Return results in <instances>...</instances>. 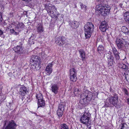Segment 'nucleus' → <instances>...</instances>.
Instances as JSON below:
<instances>
[{
	"instance_id": "f704fd0d",
	"label": "nucleus",
	"mask_w": 129,
	"mask_h": 129,
	"mask_svg": "<svg viewBox=\"0 0 129 129\" xmlns=\"http://www.w3.org/2000/svg\"><path fill=\"white\" fill-rule=\"evenodd\" d=\"M58 110L63 111L64 110V105H59Z\"/></svg>"
},
{
	"instance_id": "2eb2a0df",
	"label": "nucleus",
	"mask_w": 129,
	"mask_h": 129,
	"mask_svg": "<svg viewBox=\"0 0 129 129\" xmlns=\"http://www.w3.org/2000/svg\"><path fill=\"white\" fill-rule=\"evenodd\" d=\"M107 28V24L106 22L105 21H103L100 24L99 28L102 32H104L106 31Z\"/></svg>"
},
{
	"instance_id": "5701e85b",
	"label": "nucleus",
	"mask_w": 129,
	"mask_h": 129,
	"mask_svg": "<svg viewBox=\"0 0 129 129\" xmlns=\"http://www.w3.org/2000/svg\"><path fill=\"white\" fill-rule=\"evenodd\" d=\"M37 31L38 32L41 33L44 31L43 28L42 26V25L40 23L38 24L37 26Z\"/></svg>"
},
{
	"instance_id": "e433bc0d",
	"label": "nucleus",
	"mask_w": 129,
	"mask_h": 129,
	"mask_svg": "<svg viewBox=\"0 0 129 129\" xmlns=\"http://www.w3.org/2000/svg\"><path fill=\"white\" fill-rule=\"evenodd\" d=\"M112 51L114 55L118 53L117 52V49L115 48H113Z\"/></svg>"
},
{
	"instance_id": "f8f14e48",
	"label": "nucleus",
	"mask_w": 129,
	"mask_h": 129,
	"mask_svg": "<svg viewBox=\"0 0 129 129\" xmlns=\"http://www.w3.org/2000/svg\"><path fill=\"white\" fill-rule=\"evenodd\" d=\"M55 40V43L60 46L63 45L65 42V38L61 36L56 37Z\"/></svg>"
},
{
	"instance_id": "cd10ccee",
	"label": "nucleus",
	"mask_w": 129,
	"mask_h": 129,
	"mask_svg": "<svg viewBox=\"0 0 129 129\" xmlns=\"http://www.w3.org/2000/svg\"><path fill=\"white\" fill-rule=\"evenodd\" d=\"M122 31L124 33L127 34L129 32L128 29L125 26H123L121 28Z\"/></svg>"
},
{
	"instance_id": "49530a36",
	"label": "nucleus",
	"mask_w": 129,
	"mask_h": 129,
	"mask_svg": "<svg viewBox=\"0 0 129 129\" xmlns=\"http://www.w3.org/2000/svg\"><path fill=\"white\" fill-rule=\"evenodd\" d=\"M42 101V102H40L41 103V104L42 105V101Z\"/></svg>"
},
{
	"instance_id": "f3484780",
	"label": "nucleus",
	"mask_w": 129,
	"mask_h": 129,
	"mask_svg": "<svg viewBox=\"0 0 129 129\" xmlns=\"http://www.w3.org/2000/svg\"><path fill=\"white\" fill-rule=\"evenodd\" d=\"M27 92L28 90L26 87L25 86H22L20 88L19 91L20 94L23 96L25 95Z\"/></svg>"
},
{
	"instance_id": "4be33fe9",
	"label": "nucleus",
	"mask_w": 129,
	"mask_h": 129,
	"mask_svg": "<svg viewBox=\"0 0 129 129\" xmlns=\"http://www.w3.org/2000/svg\"><path fill=\"white\" fill-rule=\"evenodd\" d=\"M30 61H33L34 63L37 62H40V58L38 56H33L30 59Z\"/></svg>"
},
{
	"instance_id": "dca6fc26",
	"label": "nucleus",
	"mask_w": 129,
	"mask_h": 129,
	"mask_svg": "<svg viewBox=\"0 0 129 129\" xmlns=\"http://www.w3.org/2000/svg\"><path fill=\"white\" fill-rule=\"evenodd\" d=\"M13 50L17 53L21 54L23 53V50L22 47L19 46H17L13 48Z\"/></svg>"
},
{
	"instance_id": "4468645a",
	"label": "nucleus",
	"mask_w": 129,
	"mask_h": 129,
	"mask_svg": "<svg viewBox=\"0 0 129 129\" xmlns=\"http://www.w3.org/2000/svg\"><path fill=\"white\" fill-rule=\"evenodd\" d=\"M59 87L56 84H52L51 85V89L52 91L55 94H57L58 92Z\"/></svg>"
},
{
	"instance_id": "c85d7f7f",
	"label": "nucleus",
	"mask_w": 129,
	"mask_h": 129,
	"mask_svg": "<svg viewBox=\"0 0 129 129\" xmlns=\"http://www.w3.org/2000/svg\"><path fill=\"white\" fill-rule=\"evenodd\" d=\"M114 56L115 57V61L117 63H118L120 61V56L119 55V53H118L117 54H114Z\"/></svg>"
},
{
	"instance_id": "9b49d317",
	"label": "nucleus",
	"mask_w": 129,
	"mask_h": 129,
	"mask_svg": "<svg viewBox=\"0 0 129 129\" xmlns=\"http://www.w3.org/2000/svg\"><path fill=\"white\" fill-rule=\"evenodd\" d=\"M45 8L47 10L48 13H49L50 15L52 18L55 17L56 19H58L57 16H56V14L54 13L53 11H52V8L51 6H49L48 5H44Z\"/></svg>"
},
{
	"instance_id": "a211bd4d",
	"label": "nucleus",
	"mask_w": 129,
	"mask_h": 129,
	"mask_svg": "<svg viewBox=\"0 0 129 129\" xmlns=\"http://www.w3.org/2000/svg\"><path fill=\"white\" fill-rule=\"evenodd\" d=\"M108 58V65L109 66H111L113 64L114 62V58L112 56L108 54L107 56Z\"/></svg>"
},
{
	"instance_id": "37998d69",
	"label": "nucleus",
	"mask_w": 129,
	"mask_h": 129,
	"mask_svg": "<svg viewBox=\"0 0 129 129\" xmlns=\"http://www.w3.org/2000/svg\"><path fill=\"white\" fill-rule=\"evenodd\" d=\"M60 19H61L60 20H61V19H62V18H63V16H62V15H61L60 16Z\"/></svg>"
},
{
	"instance_id": "de8ad7c7",
	"label": "nucleus",
	"mask_w": 129,
	"mask_h": 129,
	"mask_svg": "<svg viewBox=\"0 0 129 129\" xmlns=\"http://www.w3.org/2000/svg\"><path fill=\"white\" fill-rule=\"evenodd\" d=\"M11 103H9V104H10Z\"/></svg>"
},
{
	"instance_id": "09e8293b",
	"label": "nucleus",
	"mask_w": 129,
	"mask_h": 129,
	"mask_svg": "<svg viewBox=\"0 0 129 129\" xmlns=\"http://www.w3.org/2000/svg\"><path fill=\"white\" fill-rule=\"evenodd\" d=\"M1 104V103H0V105Z\"/></svg>"
},
{
	"instance_id": "6ab92c4d",
	"label": "nucleus",
	"mask_w": 129,
	"mask_h": 129,
	"mask_svg": "<svg viewBox=\"0 0 129 129\" xmlns=\"http://www.w3.org/2000/svg\"><path fill=\"white\" fill-rule=\"evenodd\" d=\"M40 64V62H37L33 63L31 65V67L34 70H39L41 68Z\"/></svg>"
},
{
	"instance_id": "a878e982",
	"label": "nucleus",
	"mask_w": 129,
	"mask_h": 129,
	"mask_svg": "<svg viewBox=\"0 0 129 129\" xmlns=\"http://www.w3.org/2000/svg\"><path fill=\"white\" fill-rule=\"evenodd\" d=\"M118 66L119 68L126 70L125 71H128L127 70L128 69V67L124 64L121 63H119Z\"/></svg>"
},
{
	"instance_id": "4c0bfd02",
	"label": "nucleus",
	"mask_w": 129,
	"mask_h": 129,
	"mask_svg": "<svg viewBox=\"0 0 129 129\" xmlns=\"http://www.w3.org/2000/svg\"><path fill=\"white\" fill-rule=\"evenodd\" d=\"M123 91L124 92L125 94L126 95H129L127 90L125 88H123Z\"/></svg>"
},
{
	"instance_id": "f257e3e1",
	"label": "nucleus",
	"mask_w": 129,
	"mask_h": 129,
	"mask_svg": "<svg viewBox=\"0 0 129 129\" xmlns=\"http://www.w3.org/2000/svg\"><path fill=\"white\" fill-rule=\"evenodd\" d=\"M98 94L97 92L92 93L91 92L86 90L81 95L80 101L81 102L83 101L84 103L89 102L92 99L94 100L95 98L96 97Z\"/></svg>"
},
{
	"instance_id": "ea45409f",
	"label": "nucleus",
	"mask_w": 129,
	"mask_h": 129,
	"mask_svg": "<svg viewBox=\"0 0 129 129\" xmlns=\"http://www.w3.org/2000/svg\"><path fill=\"white\" fill-rule=\"evenodd\" d=\"M26 2L29 3L32 0H23Z\"/></svg>"
},
{
	"instance_id": "c9c22d12",
	"label": "nucleus",
	"mask_w": 129,
	"mask_h": 129,
	"mask_svg": "<svg viewBox=\"0 0 129 129\" xmlns=\"http://www.w3.org/2000/svg\"><path fill=\"white\" fill-rule=\"evenodd\" d=\"M121 129H126L127 126L125 123H121Z\"/></svg>"
},
{
	"instance_id": "c756f323",
	"label": "nucleus",
	"mask_w": 129,
	"mask_h": 129,
	"mask_svg": "<svg viewBox=\"0 0 129 129\" xmlns=\"http://www.w3.org/2000/svg\"><path fill=\"white\" fill-rule=\"evenodd\" d=\"M124 74L125 79L127 82L129 83V71H126Z\"/></svg>"
},
{
	"instance_id": "7ed1b4c3",
	"label": "nucleus",
	"mask_w": 129,
	"mask_h": 129,
	"mask_svg": "<svg viewBox=\"0 0 129 129\" xmlns=\"http://www.w3.org/2000/svg\"><path fill=\"white\" fill-rule=\"evenodd\" d=\"M85 36L86 38H89L92 33L93 32L94 28V25L91 22H88L84 26Z\"/></svg>"
},
{
	"instance_id": "20e7f679",
	"label": "nucleus",
	"mask_w": 129,
	"mask_h": 129,
	"mask_svg": "<svg viewBox=\"0 0 129 129\" xmlns=\"http://www.w3.org/2000/svg\"><path fill=\"white\" fill-rule=\"evenodd\" d=\"M91 117V114L89 113V111L88 110H85L83 114L81 117L80 121L81 123L84 124H90Z\"/></svg>"
},
{
	"instance_id": "412c9836",
	"label": "nucleus",
	"mask_w": 129,
	"mask_h": 129,
	"mask_svg": "<svg viewBox=\"0 0 129 129\" xmlns=\"http://www.w3.org/2000/svg\"><path fill=\"white\" fill-rule=\"evenodd\" d=\"M79 52L80 54V56L82 58V60H85V53L83 50L80 49L79 50Z\"/></svg>"
},
{
	"instance_id": "473e14b6",
	"label": "nucleus",
	"mask_w": 129,
	"mask_h": 129,
	"mask_svg": "<svg viewBox=\"0 0 129 129\" xmlns=\"http://www.w3.org/2000/svg\"><path fill=\"white\" fill-rule=\"evenodd\" d=\"M80 5L81 9L83 10L84 11H86V6L81 3H80Z\"/></svg>"
},
{
	"instance_id": "393cba45",
	"label": "nucleus",
	"mask_w": 129,
	"mask_h": 129,
	"mask_svg": "<svg viewBox=\"0 0 129 129\" xmlns=\"http://www.w3.org/2000/svg\"><path fill=\"white\" fill-rule=\"evenodd\" d=\"M81 92V90L80 89L75 88L74 89V93L75 96H77Z\"/></svg>"
},
{
	"instance_id": "79ce46f5",
	"label": "nucleus",
	"mask_w": 129,
	"mask_h": 129,
	"mask_svg": "<svg viewBox=\"0 0 129 129\" xmlns=\"http://www.w3.org/2000/svg\"><path fill=\"white\" fill-rule=\"evenodd\" d=\"M127 103L129 105V98H128L127 99Z\"/></svg>"
},
{
	"instance_id": "72a5a7b5",
	"label": "nucleus",
	"mask_w": 129,
	"mask_h": 129,
	"mask_svg": "<svg viewBox=\"0 0 129 129\" xmlns=\"http://www.w3.org/2000/svg\"><path fill=\"white\" fill-rule=\"evenodd\" d=\"M61 129H69L68 126L65 124H61Z\"/></svg>"
},
{
	"instance_id": "ddd939ff",
	"label": "nucleus",
	"mask_w": 129,
	"mask_h": 129,
	"mask_svg": "<svg viewBox=\"0 0 129 129\" xmlns=\"http://www.w3.org/2000/svg\"><path fill=\"white\" fill-rule=\"evenodd\" d=\"M54 62H52L50 63H49L45 69V71L47 73L49 74L51 73L52 72V66L53 65Z\"/></svg>"
},
{
	"instance_id": "0eeeda50",
	"label": "nucleus",
	"mask_w": 129,
	"mask_h": 129,
	"mask_svg": "<svg viewBox=\"0 0 129 129\" xmlns=\"http://www.w3.org/2000/svg\"><path fill=\"white\" fill-rule=\"evenodd\" d=\"M4 127L2 129H16V124L13 120L4 121Z\"/></svg>"
},
{
	"instance_id": "aec40b11",
	"label": "nucleus",
	"mask_w": 129,
	"mask_h": 129,
	"mask_svg": "<svg viewBox=\"0 0 129 129\" xmlns=\"http://www.w3.org/2000/svg\"><path fill=\"white\" fill-rule=\"evenodd\" d=\"M69 24L72 28H76L78 27L79 23L78 22L76 21L70 22Z\"/></svg>"
},
{
	"instance_id": "f03ea898",
	"label": "nucleus",
	"mask_w": 129,
	"mask_h": 129,
	"mask_svg": "<svg viewBox=\"0 0 129 129\" xmlns=\"http://www.w3.org/2000/svg\"><path fill=\"white\" fill-rule=\"evenodd\" d=\"M96 11H98L100 13L104 16L108 15L110 9L109 6L102 4L96 5Z\"/></svg>"
},
{
	"instance_id": "b1692460",
	"label": "nucleus",
	"mask_w": 129,
	"mask_h": 129,
	"mask_svg": "<svg viewBox=\"0 0 129 129\" xmlns=\"http://www.w3.org/2000/svg\"><path fill=\"white\" fill-rule=\"evenodd\" d=\"M123 16L125 21L129 24V12H125L124 13Z\"/></svg>"
},
{
	"instance_id": "39448f33",
	"label": "nucleus",
	"mask_w": 129,
	"mask_h": 129,
	"mask_svg": "<svg viewBox=\"0 0 129 129\" xmlns=\"http://www.w3.org/2000/svg\"><path fill=\"white\" fill-rule=\"evenodd\" d=\"M118 96L117 94H114L113 97L110 98L109 99H107L105 104L107 107H112V105L118 108L119 106L117 104L118 102Z\"/></svg>"
},
{
	"instance_id": "a19ab883",
	"label": "nucleus",
	"mask_w": 129,
	"mask_h": 129,
	"mask_svg": "<svg viewBox=\"0 0 129 129\" xmlns=\"http://www.w3.org/2000/svg\"><path fill=\"white\" fill-rule=\"evenodd\" d=\"M30 40H31V39H29V43L31 44H34V43L33 42H30Z\"/></svg>"
},
{
	"instance_id": "9d476101",
	"label": "nucleus",
	"mask_w": 129,
	"mask_h": 129,
	"mask_svg": "<svg viewBox=\"0 0 129 129\" xmlns=\"http://www.w3.org/2000/svg\"><path fill=\"white\" fill-rule=\"evenodd\" d=\"M70 80L73 82H75L77 79L76 72L74 68L71 69L70 71Z\"/></svg>"
},
{
	"instance_id": "bb28decb",
	"label": "nucleus",
	"mask_w": 129,
	"mask_h": 129,
	"mask_svg": "<svg viewBox=\"0 0 129 129\" xmlns=\"http://www.w3.org/2000/svg\"><path fill=\"white\" fill-rule=\"evenodd\" d=\"M104 50V48L102 45H100L97 49L98 51L100 54L103 53Z\"/></svg>"
},
{
	"instance_id": "c03bdc74",
	"label": "nucleus",
	"mask_w": 129,
	"mask_h": 129,
	"mask_svg": "<svg viewBox=\"0 0 129 129\" xmlns=\"http://www.w3.org/2000/svg\"><path fill=\"white\" fill-rule=\"evenodd\" d=\"M122 5V4H119V5L120 6H121Z\"/></svg>"
},
{
	"instance_id": "6e6552de",
	"label": "nucleus",
	"mask_w": 129,
	"mask_h": 129,
	"mask_svg": "<svg viewBox=\"0 0 129 129\" xmlns=\"http://www.w3.org/2000/svg\"><path fill=\"white\" fill-rule=\"evenodd\" d=\"M115 42L118 48L121 50L125 49L127 45L126 42L122 38H117Z\"/></svg>"
},
{
	"instance_id": "1a4fd4ad",
	"label": "nucleus",
	"mask_w": 129,
	"mask_h": 129,
	"mask_svg": "<svg viewBox=\"0 0 129 129\" xmlns=\"http://www.w3.org/2000/svg\"><path fill=\"white\" fill-rule=\"evenodd\" d=\"M36 97L38 100V108L40 107H42L45 105V101L43 99V97L42 94L40 93L36 94Z\"/></svg>"
},
{
	"instance_id": "7c9ffc66",
	"label": "nucleus",
	"mask_w": 129,
	"mask_h": 129,
	"mask_svg": "<svg viewBox=\"0 0 129 129\" xmlns=\"http://www.w3.org/2000/svg\"><path fill=\"white\" fill-rule=\"evenodd\" d=\"M5 22L3 20L2 13L0 12V25H5Z\"/></svg>"
},
{
	"instance_id": "423d86ee",
	"label": "nucleus",
	"mask_w": 129,
	"mask_h": 129,
	"mask_svg": "<svg viewBox=\"0 0 129 129\" xmlns=\"http://www.w3.org/2000/svg\"><path fill=\"white\" fill-rule=\"evenodd\" d=\"M24 26L23 23H19L15 28L10 29V33L15 35H17L19 34V32L23 30Z\"/></svg>"
},
{
	"instance_id": "a18cd8bd",
	"label": "nucleus",
	"mask_w": 129,
	"mask_h": 129,
	"mask_svg": "<svg viewBox=\"0 0 129 129\" xmlns=\"http://www.w3.org/2000/svg\"><path fill=\"white\" fill-rule=\"evenodd\" d=\"M91 129V127H89L87 129Z\"/></svg>"
},
{
	"instance_id": "58836bf2",
	"label": "nucleus",
	"mask_w": 129,
	"mask_h": 129,
	"mask_svg": "<svg viewBox=\"0 0 129 129\" xmlns=\"http://www.w3.org/2000/svg\"><path fill=\"white\" fill-rule=\"evenodd\" d=\"M3 31L0 29V36H1L3 34Z\"/></svg>"
},
{
	"instance_id": "2f4dec72",
	"label": "nucleus",
	"mask_w": 129,
	"mask_h": 129,
	"mask_svg": "<svg viewBox=\"0 0 129 129\" xmlns=\"http://www.w3.org/2000/svg\"><path fill=\"white\" fill-rule=\"evenodd\" d=\"M57 114L59 117H61L63 114V111L57 110Z\"/></svg>"
}]
</instances>
